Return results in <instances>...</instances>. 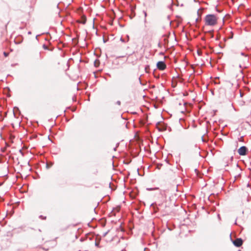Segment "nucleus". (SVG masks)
<instances>
[{"mask_svg":"<svg viewBox=\"0 0 251 251\" xmlns=\"http://www.w3.org/2000/svg\"><path fill=\"white\" fill-rule=\"evenodd\" d=\"M219 18L213 14H209L204 18V22L206 25L214 26L217 24Z\"/></svg>","mask_w":251,"mask_h":251,"instance_id":"nucleus-1","label":"nucleus"},{"mask_svg":"<svg viewBox=\"0 0 251 251\" xmlns=\"http://www.w3.org/2000/svg\"><path fill=\"white\" fill-rule=\"evenodd\" d=\"M248 152V149L245 146H242L238 150V153L240 155H246Z\"/></svg>","mask_w":251,"mask_h":251,"instance_id":"nucleus-2","label":"nucleus"},{"mask_svg":"<svg viewBox=\"0 0 251 251\" xmlns=\"http://www.w3.org/2000/svg\"><path fill=\"white\" fill-rule=\"evenodd\" d=\"M157 67L160 70H164L166 68V65L164 62L163 61H159L157 63Z\"/></svg>","mask_w":251,"mask_h":251,"instance_id":"nucleus-3","label":"nucleus"},{"mask_svg":"<svg viewBox=\"0 0 251 251\" xmlns=\"http://www.w3.org/2000/svg\"><path fill=\"white\" fill-rule=\"evenodd\" d=\"M233 244L237 247H239L243 244V240L241 238H237L233 242Z\"/></svg>","mask_w":251,"mask_h":251,"instance_id":"nucleus-4","label":"nucleus"},{"mask_svg":"<svg viewBox=\"0 0 251 251\" xmlns=\"http://www.w3.org/2000/svg\"><path fill=\"white\" fill-rule=\"evenodd\" d=\"M79 23H81L82 24H85L86 22V18L85 16H83L81 17V20L78 21Z\"/></svg>","mask_w":251,"mask_h":251,"instance_id":"nucleus-5","label":"nucleus"},{"mask_svg":"<svg viewBox=\"0 0 251 251\" xmlns=\"http://www.w3.org/2000/svg\"><path fill=\"white\" fill-rule=\"evenodd\" d=\"M161 124H158L157 126V128H158V129L160 130V131H163L164 130H165V129H163V128H161V127H160L159 126Z\"/></svg>","mask_w":251,"mask_h":251,"instance_id":"nucleus-6","label":"nucleus"},{"mask_svg":"<svg viewBox=\"0 0 251 251\" xmlns=\"http://www.w3.org/2000/svg\"><path fill=\"white\" fill-rule=\"evenodd\" d=\"M209 33H210V36H211V38H213V36H214V35H213V32H212V31H210V32H209Z\"/></svg>","mask_w":251,"mask_h":251,"instance_id":"nucleus-7","label":"nucleus"},{"mask_svg":"<svg viewBox=\"0 0 251 251\" xmlns=\"http://www.w3.org/2000/svg\"><path fill=\"white\" fill-rule=\"evenodd\" d=\"M116 103L119 105H120L121 104V101H117Z\"/></svg>","mask_w":251,"mask_h":251,"instance_id":"nucleus-8","label":"nucleus"},{"mask_svg":"<svg viewBox=\"0 0 251 251\" xmlns=\"http://www.w3.org/2000/svg\"><path fill=\"white\" fill-rule=\"evenodd\" d=\"M4 54L5 56L7 55V54L6 52H4Z\"/></svg>","mask_w":251,"mask_h":251,"instance_id":"nucleus-9","label":"nucleus"}]
</instances>
